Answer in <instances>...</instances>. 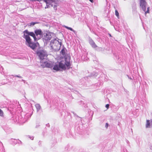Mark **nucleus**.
Masks as SVG:
<instances>
[{
	"label": "nucleus",
	"mask_w": 152,
	"mask_h": 152,
	"mask_svg": "<svg viewBox=\"0 0 152 152\" xmlns=\"http://www.w3.org/2000/svg\"><path fill=\"white\" fill-rule=\"evenodd\" d=\"M23 38L25 39L26 42L28 43V46L33 50H34L37 47L36 43L32 42L31 39L29 37L30 36L33 37L35 41L37 40L35 34L33 32H29L27 30H26L23 31Z\"/></svg>",
	"instance_id": "f257e3e1"
},
{
	"label": "nucleus",
	"mask_w": 152,
	"mask_h": 152,
	"mask_svg": "<svg viewBox=\"0 0 152 152\" xmlns=\"http://www.w3.org/2000/svg\"><path fill=\"white\" fill-rule=\"evenodd\" d=\"M50 45L52 48L55 51L59 50L61 46L59 42L56 39L52 40Z\"/></svg>",
	"instance_id": "f03ea898"
},
{
	"label": "nucleus",
	"mask_w": 152,
	"mask_h": 152,
	"mask_svg": "<svg viewBox=\"0 0 152 152\" xmlns=\"http://www.w3.org/2000/svg\"><path fill=\"white\" fill-rule=\"evenodd\" d=\"M146 0H140V6L142 8V10L145 12V14L146 15L147 13H149V7H148L147 8V10L145 11L146 9V5L147 3L145 1Z\"/></svg>",
	"instance_id": "7ed1b4c3"
},
{
	"label": "nucleus",
	"mask_w": 152,
	"mask_h": 152,
	"mask_svg": "<svg viewBox=\"0 0 152 152\" xmlns=\"http://www.w3.org/2000/svg\"><path fill=\"white\" fill-rule=\"evenodd\" d=\"M37 55L38 56L40 59H43L47 55L45 52L43 50H40L37 52Z\"/></svg>",
	"instance_id": "20e7f679"
},
{
	"label": "nucleus",
	"mask_w": 152,
	"mask_h": 152,
	"mask_svg": "<svg viewBox=\"0 0 152 152\" xmlns=\"http://www.w3.org/2000/svg\"><path fill=\"white\" fill-rule=\"evenodd\" d=\"M35 36L37 37V40L39 39L42 35V32L41 29H36L35 31Z\"/></svg>",
	"instance_id": "39448f33"
},
{
	"label": "nucleus",
	"mask_w": 152,
	"mask_h": 152,
	"mask_svg": "<svg viewBox=\"0 0 152 152\" xmlns=\"http://www.w3.org/2000/svg\"><path fill=\"white\" fill-rule=\"evenodd\" d=\"M52 36L50 33H46L44 35V39L46 41H48L50 40L52 38Z\"/></svg>",
	"instance_id": "423d86ee"
},
{
	"label": "nucleus",
	"mask_w": 152,
	"mask_h": 152,
	"mask_svg": "<svg viewBox=\"0 0 152 152\" xmlns=\"http://www.w3.org/2000/svg\"><path fill=\"white\" fill-rule=\"evenodd\" d=\"M44 64L45 65V66L49 68H52L53 67V65L49 63L45 62L44 63Z\"/></svg>",
	"instance_id": "0eeeda50"
},
{
	"label": "nucleus",
	"mask_w": 152,
	"mask_h": 152,
	"mask_svg": "<svg viewBox=\"0 0 152 152\" xmlns=\"http://www.w3.org/2000/svg\"><path fill=\"white\" fill-rule=\"evenodd\" d=\"M59 66L60 68L63 69H65V65L64 64L62 63V61H61L59 63Z\"/></svg>",
	"instance_id": "6e6552de"
},
{
	"label": "nucleus",
	"mask_w": 152,
	"mask_h": 152,
	"mask_svg": "<svg viewBox=\"0 0 152 152\" xmlns=\"http://www.w3.org/2000/svg\"><path fill=\"white\" fill-rule=\"evenodd\" d=\"M60 68L59 66L57 64H55L54 66V67L53 68V69L55 70L58 71L60 69Z\"/></svg>",
	"instance_id": "1a4fd4ad"
},
{
	"label": "nucleus",
	"mask_w": 152,
	"mask_h": 152,
	"mask_svg": "<svg viewBox=\"0 0 152 152\" xmlns=\"http://www.w3.org/2000/svg\"><path fill=\"white\" fill-rule=\"evenodd\" d=\"M151 127V124L150 122V121L149 120H147L146 123V128H150Z\"/></svg>",
	"instance_id": "9d476101"
},
{
	"label": "nucleus",
	"mask_w": 152,
	"mask_h": 152,
	"mask_svg": "<svg viewBox=\"0 0 152 152\" xmlns=\"http://www.w3.org/2000/svg\"><path fill=\"white\" fill-rule=\"evenodd\" d=\"M35 106L37 108V111H38L41 108V106L39 104H36L35 105Z\"/></svg>",
	"instance_id": "9b49d317"
},
{
	"label": "nucleus",
	"mask_w": 152,
	"mask_h": 152,
	"mask_svg": "<svg viewBox=\"0 0 152 152\" xmlns=\"http://www.w3.org/2000/svg\"><path fill=\"white\" fill-rule=\"evenodd\" d=\"M55 0H44V1L46 3V4L50 3L51 2H53Z\"/></svg>",
	"instance_id": "f8f14e48"
},
{
	"label": "nucleus",
	"mask_w": 152,
	"mask_h": 152,
	"mask_svg": "<svg viewBox=\"0 0 152 152\" xmlns=\"http://www.w3.org/2000/svg\"><path fill=\"white\" fill-rule=\"evenodd\" d=\"M91 45L92 46V47L93 48H95L97 47V46L95 44V43L93 41L91 42Z\"/></svg>",
	"instance_id": "ddd939ff"
},
{
	"label": "nucleus",
	"mask_w": 152,
	"mask_h": 152,
	"mask_svg": "<svg viewBox=\"0 0 152 152\" xmlns=\"http://www.w3.org/2000/svg\"><path fill=\"white\" fill-rule=\"evenodd\" d=\"M65 27L66 28H67V29L70 30L71 31H73L74 33H75V30H73L72 28L70 27H69L66 26H65Z\"/></svg>",
	"instance_id": "4468645a"
},
{
	"label": "nucleus",
	"mask_w": 152,
	"mask_h": 152,
	"mask_svg": "<svg viewBox=\"0 0 152 152\" xmlns=\"http://www.w3.org/2000/svg\"><path fill=\"white\" fill-rule=\"evenodd\" d=\"M65 65L67 67L70 66V64L69 62L66 61L65 62Z\"/></svg>",
	"instance_id": "2eb2a0df"
},
{
	"label": "nucleus",
	"mask_w": 152,
	"mask_h": 152,
	"mask_svg": "<svg viewBox=\"0 0 152 152\" xmlns=\"http://www.w3.org/2000/svg\"><path fill=\"white\" fill-rule=\"evenodd\" d=\"M115 14L116 16L119 18V13L117 10H115Z\"/></svg>",
	"instance_id": "dca6fc26"
},
{
	"label": "nucleus",
	"mask_w": 152,
	"mask_h": 152,
	"mask_svg": "<svg viewBox=\"0 0 152 152\" xmlns=\"http://www.w3.org/2000/svg\"><path fill=\"white\" fill-rule=\"evenodd\" d=\"M0 116H3V111L0 109Z\"/></svg>",
	"instance_id": "f3484780"
},
{
	"label": "nucleus",
	"mask_w": 152,
	"mask_h": 152,
	"mask_svg": "<svg viewBox=\"0 0 152 152\" xmlns=\"http://www.w3.org/2000/svg\"><path fill=\"white\" fill-rule=\"evenodd\" d=\"M38 23L37 22H31V23H30V25L31 26H34V25L35 24H37V23Z\"/></svg>",
	"instance_id": "a211bd4d"
},
{
	"label": "nucleus",
	"mask_w": 152,
	"mask_h": 152,
	"mask_svg": "<svg viewBox=\"0 0 152 152\" xmlns=\"http://www.w3.org/2000/svg\"><path fill=\"white\" fill-rule=\"evenodd\" d=\"M109 107V105L108 104H107L106 105V107L107 108V109H108Z\"/></svg>",
	"instance_id": "6ab92c4d"
},
{
	"label": "nucleus",
	"mask_w": 152,
	"mask_h": 152,
	"mask_svg": "<svg viewBox=\"0 0 152 152\" xmlns=\"http://www.w3.org/2000/svg\"><path fill=\"white\" fill-rule=\"evenodd\" d=\"M108 126V124L107 123L106 124L105 127L106 128H107Z\"/></svg>",
	"instance_id": "aec40b11"
},
{
	"label": "nucleus",
	"mask_w": 152,
	"mask_h": 152,
	"mask_svg": "<svg viewBox=\"0 0 152 152\" xmlns=\"http://www.w3.org/2000/svg\"><path fill=\"white\" fill-rule=\"evenodd\" d=\"M91 2V3H93L94 2L93 0H89Z\"/></svg>",
	"instance_id": "412c9836"
},
{
	"label": "nucleus",
	"mask_w": 152,
	"mask_h": 152,
	"mask_svg": "<svg viewBox=\"0 0 152 152\" xmlns=\"http://www.w3.org/2000/svg\"><path fill=\"white\" fill-rule=\"evenodd\" d=\"M16 76L17 77H19L18 76Z\"/></svg>",
	"instance_id": "4be33fe9"
}]
</instances>
